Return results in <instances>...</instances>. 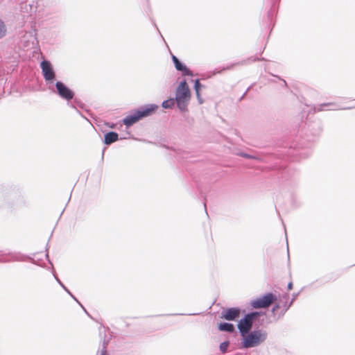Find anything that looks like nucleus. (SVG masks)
<instances>
[{"label": "nucleus", "mask_w": 355, "mask_h": 355, "mask_svg": "<svg viewBox=\"0 0 355 355\" xmlns=\"http://www.w3.org/2000/svg\"><path fill=\"white\" fill-rule=\"evenodd\" d=\"M241 336V345L244 349L256 347L263 343L268 337V334L262 329L250 331Z\"/></svg>", "instance_id": "obj_1"}, {"label": "nucleus", "mask_w": 355, "mask_h": 355, "mask_svg": "<svg viewBox=\"0 0 355 355\" xmlns=\"http://www.w3.org/2000/svg\"><path fill=\"white\" fill-rule=\"evenodd\" d=\"M190 97V89L187 83V80H183L180 83L176 89L175 98L177 106L181 112H185L187 110Z\"/></svg>", "instance_id": "obj_2"}, {"label": "nucleus", "mask_w": 355, "mask_h": 355, "mask_svg": "<svg viewBox=\"0 0 355 355\" xmlns=\"http://www.w3.org/2000/svg\"><path fill=\"white\" fill-rule=\"evenodd\" d=\"M260 315L261 312L252 311L247 313L243 318H241L237 324V328L240 335H243L251 331L254 322L257 320Z\"/></svg>", "instance_id": "obj_3"}, {"label": "nucleus", "mask_w": 355, "mask_h": 355, "mask_svg": "<svg viewBox=\"0 0 355 355\" xmlns=\"http://www.w3.org/2000/svg\"><path fill=\"white\" fill-rule=\"evenodd\" d=\"M277 300V297L272 293H268L262 297L252 300L250 305L253 309H265L269 307Z\"/></svg>", "instance_id": "obj_4"}, {"label": "nucleus", "mask_w": 355, "mask_h": 355, "mask_svg": "<svg viewBox=\"0 0 355 355\" xmlns=\"http://www.w3.org/2000/svg\"><path fill=\"white\" fill-rule=\"evenodd\" d=\"M40 67L44 80L48 83H52L55 78V73L50 61L42 60L40 63Z\"/></svg>", "instance_id": "obj_5"}, {"label": "nucleus", "mask_w": 355, "mask_h": 355, "mask_svg": "<svg viewBox=\"0 0 355 355\" xmlns=\"http://www.w3.org/2000/svg\"><path fill=\"white\" fill-rule=\"evenodd\" d=\"M55 87L57 93L61 98L67 101H69L73 98L75 95L74 92L62 82L57 81L55 83Z\"/></svg>", "instance_id": "obj_6"}, {"label": "nucleus", "mask_w": 355, "mask_h": 355, "mask_svg": "<svg viewBox=\"0 0 355 355\" xmlns=\"http://www.w3.org/2000/svg\"><path fill=\"white\" fill-rule=\"evenodd\" d=\"M14 192L13 188L8 184L0 185V207L9 204Z\"/></svg>", "instance_id": "obj_7"}, {"label": "nucleus", "mask_w": 355, "mask_h": 355, "mask_svg": "<svg viewBox=\"0 0 355 355\" xmlns=\"http://www.w3.org/2000/svg\"><path fill=\"white\" fill-rule=\"evenodd\" d=\"M158 109V105L155 104H148L139 107L137 110H135L139 120L143 118L152 115Z\"/></svg>", "instance_id": "obj_8"}, {"label": "nucleus", "mask_w": 355, "mask_h": 355, "mask_svg": "<svg viewBox=\"0 0 355 355\" xmlns=\"http://www.w3.org/2000/svg\"><path fill=\"white\" fill-rule=\"evenodd\" d=\"M172 60L176 70L181 71L183 76H193V72L174 55H172Z\"/></svg>", "instance_id": "obj_9"}, {"label": "nucleus", "mask_w": 355, "mask_h": 355, "mask_svg": "<svg viewBox=\"0 0 355 355\" xmlns=\"http://www.w3.org/2000/svg\"><path fill=\"white\" fill-rule=\"evenodd\" d=\"M241 309L237 307L229 308L222 312V318L227 320H234L239 317Z\"/></svg>", "instance_id": "obj_10"}, {"label": "nucleus", "mask_w": 355, "mask_h": 355, "mask_svg": "<svg viewBox=\"0 0 355 355\" xmlns=\"http://www.w3.org/2000/svg\"><path fill=\"white\" fill-rule=\"evenodd\" d=\"M119 140V134L116 132L110 131L105 134L103 143L110 145Z\"/></svg>", "instance_id": "obj_11"}, {"label": "nucleus", "mask_w": 355, "mask_h": 355, "mask_svg": "<svg viewBox=\"0 0 355 355\" xmlns=\"http://www.w3.org/2000/svg\"><path fill=\"white\" fill-rule=\"evenodd\" d=\"M139 119L135 110H133L130 114L127 115L123 119V123L127 127L132 125L134 123L139 121Z\"/></svg>", "instance_id": "obj_12"}, {"label": "nucleus", "mask_w": 355, "mask_h": 355, "mask_svg": "<svg viewBox=\"0 0 355 355\" xmlns=\"http://www.w3.org/2000/svg\"><path fill=\"white\" fill-rule=\"evenodd\" d=\"M218 328L221 331L232 333L234 331V326L229 322H220L218 324Z\"/></svg>", "instance_id": "obj_13"}, {"label": "nucleus", "mask_w": 355, "mask_h": 355, "mask_svg": "<svg viewBox=\"0 0 355 355\" xmlns=\"http://www.w3.org/2000/svg\"><path fill=\"white\" fill-rule=\"evenodd\" d=\"M10 261H24L26 259V256L19 252H12L9 254Z\"/></svg>", "instance_id": "obj_14"}, {"label": "nucleus", "mask_w": 355, "mask_h": 355, "mask_svg": "<svg viewBox=\"0 0 355 355\" xmlns=\"http://www.w3.org/2000/svg\"><path fill=\"white\" fill-rule=\"evenodd\" d=\"M175 103V98H169L164 101L162 103V106L165 109H171L174 106Z\"/></svg>", "instance_id": "obj_15"}, {"label": "nucleus", "mask_w": 355, "mask_h": 355, "mask_svg": "<svg viewBox=\"0 0 355 355\" xmlns=\"http://www.w3.org/2000/svg\"><path fill=\"white\" fill-rule=\"evenodd\" d=\"M229 345H230V342L228 340L221 343L219 346L220 352L222 354L227 353Z\"/></svg>", "instance_id": "obj_16"}, {"label": "nucleus", "mask_w": 355, "mask_h": 355, "mask_svg": "<svg viewBox=\"0 0 355 355\" xmlns=\"http://www.w3.org/2000/svg\"><path fill=\"white\" fill-rule=\"evenodd\" d=\"M327 106H329V107H331L330 108V110H338V108L337 107H335V105L334 103H323V104H320L319 105L318 107V111H323L324 110V107H327Z\"/></svg>", "instance_id": "obj_17"}, {"label": "nucleus", "mask_w": 355, "mask_h": 355, "mask_svg": "<svg viewBox=\"0 0 355 355\" xmlns=\"http://www.w3.org/2000/svg\"><path fill=\"white\" fill-rule=\"evenodd\" d=\"M202 87V85L200 84L199 79H196L194 82V89L196 94L197 97H199L200 96V89Z\"/></svg>", "instance_id": "obj_18"}, {"label": "nucleus", "mask_w": 355, "mask_h": 355, "mask_svg": "<svg viewBox=\"0 0 355 355\" xmlns=\"http://www.w3.org/2000/svg\"><path fill=\"white\" fill-rule=\"evenodd\" d=\"M6 32V26L3 21L0 19V38H2Z\"/></svg>", "instance_id": "obj_19"}, {"label": "nucleus", "mask_w": 355, "mask_h": 355, "mask_svg": "<svg viewBox=\"0 0 355 355\" xmlns=\"http://www.w3.org/2000/svg\"><path fill=\"white\" fill-rule=\"evenodd\" d=\"M108 344V341L107 340H105V339L103 340V344H102V349L101 351V354L99 355H107V345ZM98 355V354H97Z\"/></svg>", "instance_id": "obj_20"}, {"label": "nucleus", "mask_w": 355, "mask_h": 355, "mask_svg": "<svg viewBox=\"0 0 355 355\" xmlns=\"http://www.w3.org/2000/svg\"><path fill=\"white\" fill-rule=\"evenodd\" d=\"M241 156L248 159H259L258 157L247 153H242Z\"/></svg>", "instance_id": "obj_21"}, {"label": "nucleus", "mask_w": 355, "mask_h": 355, "mask_svg": "<svg viewBox=\"0 0 355 355\" xmlns=\"http://www.w3.org/2000/svg\"><path fill=\"white\" fill-rule=\"evenodd\" d=\"M73 299L83 309V310L85 311V312L88 315L89 313L87 312V311L85 310V309L84 308V306L81 304V303L77 300V298L74 296L73 297Z\"/></svg>", "instance_id": "obj_22"}, {"label": "nucleus", "mask_w": 355, "mask_h": 355, "mask_svg": "<svg viewBox=\"0 0 355 355\" xmlns=\"http://www.w3.org/2000/svg\"><path fill=\"white\" fill-rule=\"evenodd\" d=\"M297 295V294L294 295V297H293V298L292 299V300L291 301L290 304H289L286 306V308L285 309V311H286V310H288V308L291 306V305L293 304V301H294V300H295V297H296Z\"/></svg>", "instance_id": "obj_23"}, {"label": "nucleus", "mask_w": 355, "mask_h": 355, "mask_svg": "<svg viewBox=\"0 0 355 355\" xmlns=\"http://www.w3.org/2000/svg\"><path fill=\"white\" fill-rule=\"evenodd\" d=\"M69 106H70L71 108H73V110H76V112L77 113H78L80 115L83 116V115H82V114H81V112H80V111L76 108V106H74L73 105H69Z\"/></svg>", "instance_id": "obj_24"}, {"label": "nucleus", "mask_w": 355, "mask_h": 355, "mask_svg": "<svg viewBox=\"0 0 355 355\" xmlns=\"http://www.w3.org/2000/svg\"><path fill=\"white\" fill-rule=\"evenodd\" d=\"M279 308V304H276L273 306V308L272 309V312L274 313L277 309H278Z\"/></svg>", "instance_id": "obj_25"}, {"label": "nucleus", "mask_w": 355, "mask_h": 355, "mask_svg": "<svg viewBox=\"0 0 355 355\" xmlns=\"http://www.w3.org/2000/svg\"><path fill=\"white\" fill-rule=\"evenodd\" d=\"M53 277H55V280L57 281V282H58V284H60V282H62L60 281V279L56 276V275H55L54 272L53 273Z\"/></svg>", "instance_id": "obj_26"}, {"label": "nucleus", "mask_w": 355, "mask_h": 355, "mask_svg": "<svg viewBox=\"0 0 355 355\" xmlns=\"http://www.w3.org/2000/svg\"><path fill=\"white\" fill-rule=\"evenodd\" d=\"M249 89H250V87H249V88H248V89L246 90V92H245L243 94V96L240 98L239 101H241V100L244 98V96L246 95V94H247V92H248V91Z\"/></svg>", "instance_id": "obj_27"}, {"label": "nucleus", "mask_w": 355, "mask_h": 355, "mask_svg": "<svg viewBox=\"0 0 355 355\" xmlns=\"http://www.w3.org/2000/svg\"><path fill=\"white\" fill-rule=\"evenodd\" d=\"M318 131L316 134H319L322 130L320 123H318Z\"/></svg>", "instance_id": "obj_28"}, {"label": "nucleus", "mask_w": 355, "mask_h": 355, "mask_svg": "<svg viewBox=\"0 0 355 355\" xmlns=\"http://www.w3.org/2000/svg\"><path fill=\"white\" fill-rule=\"evenodd\" d=\"M293 288V283L292 282H289L288 284V288L289 290L292 289Z\"/></svg>", "instance_id": "obj_29"}, {"label": "nucleus", "mask_w": 355, "mask_h": 355, "mask_svg": "<svg viewBox=\"0 0 355 355\" xmlns=\"http://www.w3.org/2000/svg\"><path fill=\"white\" fill-rule=\"evenodd\" d=\"M303 154H304V157H303L305 158V157H309V155H310V152H306V153H304Z\"/></svg>", "instance_id": "obj_30"}, {"label": "nucleus", "mask_w": 355, "mask_h": 355, "mask_svg": "<svg viewBox=\"0 0 355 355\" xmlns=\"http://www.w3.org/2000/svg\"><path fill=\"white\" fill-rule=\"evenodd\" d=\"M68 294L70 293V291L65 286L64 288H63Z\"/></svg>", "instance_id": "obj_31"}, {"label": "nucleus", "mask_w": 355, "mask_h": 355, "mask_svg": "<svg viewBox=\"0 0 355 355\" xmlns=\"http://www.w3.org/2000/svg\"><path fill=\"white\" fill-rule=\"evenodd\" d=\"M197 98H198V101H199V103H200V104H201V103H202V99L200 98V96H199V97H197Z\"/></svg>", "instance_id": "obj_32"}, {"label": "nucleus", "mask_w": 355, "mask_h": 355, "mask_svg": "<svg viewBox=\"0 0 355 355\" xmlns=\"http://www.w3.org/2000/svg\"><path fill=\"white\" fill-rule=\"evenodd\" d=\"M59 284L60 285V286H61L62 288H64L65 287V286L63 284V283H62V282H60Z\"/></svg>", "instance_id": "obj_33"}, {"label": "nucleus", "mask_w": 355, "mask_h": 355, "mask_svg": "<svg viewBox=\"0 0 355 355\" xmlns=\"http://www.w3.org/2000/svg\"><path fill=\"white\" fill-rule=\"evenodd\" d=\"M59 284L60 285V286H61L62 288H64L65 287V286L63 284V283H62V282H60Z\"/></svg>", "instance_id": "obj_34"}, {"label": "nucleus", "mask_w": 355, "mask_h": 355, "mask_svg": "<svg viewBox=\"0 0 355 355\" xmlns=\"http://www.w3.org/2000/svg\"><path fill=\"white\" fill-rule=\"evenodd\" d=\"M69 295L73 298L74 297V295L70 292V293H69Z\"/></svg>", "instance_id": "obj_35"}, {"label": "nucleus", "mask_w": 355, "mask_h": 355, "mask_svg": "<svg viewBox=\"0 0 355 355\" xmlns=\"http://www.w3.org/2000/svg\"><path fill=\"white\" fill-rule=\"evenodd\" d=\"M283 80V83H284V86H286V85H286V82L284 80Z\"/></svg>", "instance_id": "obj_36"}, {"label": "nucleus", "mask_w": 355, "mask_h": 355, "mask_svg": "<svg viewBox=\"0 0 355 355\" xmlns=\"http://www.w3.org/2000/svg\"><path fill=\"white\" fill-rule=\"evenodd\" d=\"M352 108H355V106L354 107H347V109H352Z\"/></svg>", "instance_id": "obj_37"}, {"label": "nucleus", "mask_w": 355, "mask_h": 355, "mask_svg": "<svg viewBox=\"0 0 355 355\" xmlns=\"http://www.w3.org/2000/svg\"><path fill=\"white\" fill-rule=\"evenodd\" d=\"M103 150H105V149ZM103 155H104V151H103V153H102V157L103 158Z\"/></svg>", "instance_id": "obj_38"}, {"label": "nucleus", "mask_w": 355, "mask_h": 355, "mask_svg": "<svg viewBox=\"0 0 355 355\" xmlns=\"http://www.w3.org/2000/svg\"><path fill=\"white\" fill-rule=\"evenodd\" d=\"M190 315H194L196 313L189 314Z\"/></svg>", "instance_id": "obj_39"}]
</instances>
